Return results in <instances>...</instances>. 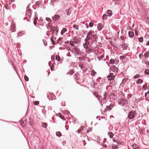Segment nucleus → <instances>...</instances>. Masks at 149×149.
<instances>
[{
  "label": "nucleus",
  "mask_w": 149,
  "mask_h": 149,
  "mask_svg": "<svg viewBox=\"0 0 149 149\" xmlns=\"http://www.w3.org/2000/svg\"><path fill=\"white\" fill-rule=\"evenodd\" d=\"M97 39V36L96 34H95L92 35V36H91V40L90 41V44L91 46L93 45L94 43H95V45H96V43L97 42V41L96 40Z\"/></svg>",
  "instance_id": "f257e3e1"
},
{
  "label": "nucleus",
  "mask_w": 149,
  "mask_h": 149,
  "mask_svg": "<svg viewBox=\"0 0 149 149\" xmlns=\"http://www.w3.org/2000/svg\"><path fill=\"white\" fill-rule=\"evenodd\" d=\"M135 116H136V111L132 110L128 112L127 117L130 119H132L135 117Z\"/></svg>",
  "instance_id": "f03ea898"
},
{
  "label": "nucleus",
  "mask_w": 149,
  "mask_h": 149,
  "mask_svg": "<svg viewBox=\"0 0 149 149\" xmlns=\"http://www.w3.org/2000/svg\"><path fill=\"white\" fill-rule=\"evenodd\" d=\"M115 77L113 73H110L107 76V78L109 81L113 80L114 79Z\"/></svg>",
  "instance_id": "7ed1b4c3"
},
{
  "label": "nucleus",
  "mask_w": 149,
  "mask_h": 149,
  "mask_svg": "<svg viewBox=\"0 0 149 149\" xmlns=\"http://www.w3.org/2000/svg\"><path fill=\"white\" fill-rule=\"evenodd\" d=\"M127 100L124 99L123 98H121L118 101V103L122 106H123L127 103Z\"/></svg>",
  "instance_id": "20e7f679"
},
{
  "label": "nucleus",
  "mask_w": 149,
  "mask_h": 149,
  "mask_svg": "<svg viewBox=\"0 0 149 149\" xmlns=\"http://www.w3.org/2000/svg\"><path fill=\"white\" fill-rule=\"evenodd\" d=\"M60 17L59 15L55 14L52 17V19L54 22H56L60 18Z\"/></svg>",
  "instance_id": "39448f33"
},
{
  "label": "nucleus",
  "mask_w": 149,
  "mask_h": 149,
  "mask_svg": "<svg viewBox=\"0 0 149 149\" xmlns=\"http://www.w3.org/2000/svg\"><path fill=\"white\" fill-rule=\"evenodd\" d=\"M110 69L112 71L115 72L119 71V69L115 65H112L110 67Z\"/></svg>",
  "instance_id": "423d86ee"
},
{
  "label": "nucleus",
  "mask_w": 149,
  "mask_h": 149,
  "mask_svg": "<svg viewBox=\"0 0 149 149\" xmlns=\"http://www.w3.org/2000/svg\"><path fill=\"white\" fill-rule=\"evenodd\" d=\"M26 13L30 14L29 15V17L30 18L31 15V10L30 9L28 6H27L26 7Z\"/></svg>",
  "instance_id": "0eeeda50"
},
{
  "label": "nucleus",
  "mask_w": 149,
  "mask_h": 149,
  "mask_svg": "<svg viewBox=\"0 0 149 149\" xmlns=\"http://www.w3.org/2000/svg\"><path fill=\"white\" fill-rule=\"evenodd\" d=\"M104 26L102 25V24L101 23H99L97 24V28L98 30L99 31H100L102 29V28Z\"/></svg>",
  "instance_id": "6e6552de"
},
{
  "label": "nucleus",
  "mask_w": 149,
  "mask_h": 149,
  "mask_svg": "<svg viewBox=\"0 0 149 149\" xmlns=\"http://www.w3.org/2000/svg\"><path fill=\"white\" fill-rule=\"evenodd\" d=\"M128 35L130 38H132L134 36V33L132 31H129L128 32Z\"/></svg>",
  "instance_id": "1a4fd4ad"
},
{
  "label": "nucleus",
  "mask_w": 149,
  "mask_h": 149,
  "mask_svg": "<svg viewBox=\"0 0 149 149\" xmlns=\"http://www.w3.org/2000/svg\"><path fill=\"white\" fill-rule=\"evenodd\" d=\"M132 146L134 149H139V146L135 143H134L133 144H132Z\"/></svg>",
  "instance_id": "9d476101"
},
{
  "label": "nucleus",
  "mask_w": 149,
  "mask_h": 149,
  "mask_svg": "<svg viewBox=\"0 0 149 149\" xmlns=\"http://www.w3.org/2000/svg\"><path fill=\"white\" fill-rule=\"evenodd\" d=\"M93 33H94V31H93L92 30H90L88 32L87 34V36H92Z\"/></svg>",
  "instance_id": "9b49d317"
},
{
  "label": "nucleus",
  "mask_w": 149,
  "mask_h": 149,
  "mask_svg": "<svg viewBox=\"0 0 149 149\" xmlns=\"http://www.w3.org/2000/svg\"><path fill=\"white\" fill-rule=\"evenodd\" d=\"M56 0H51L50 3V5H52L53 7L54 6L56 5Z\"/></svg>",
  "instance_id": "f8f14e48"
},
{
  "label": "nucleus",
  "mask_w": 149,
  "mask_h": 149,
  "mask_svg": "<svg viewBox=\"0 0 149 149\" xmlns=\"http://www.w3.org/2000/svg\"><path fill=\"white\" fill-rule=\"evenodd\" d=\"M107 13L108 16L111 17L112 15L111 11L110 10H107Z\"/></svg>",
  "instance_id": "ddd939ff"
},
{
  "label": "nucleus",
  "mask_w": 149,
  "mask_h": 149,
  "mask_svg": "<svg viewBox=\"0 0 149 149\" xmlns=\"http://www.w3.org/2000/svg\"><path fill=\"white\" fill-rule=\"evenodd\" d=\"M67 15H69L71 13V8H69L68 9H66L65 10Z\"/></svg>",
  "instance_id": "4468645a"
},
{
  "label": "nucleus",
  "mask_w": 149,
  "mask_h": 149,
  "mask_svg": "<svg viewBox=\"0 0 149 149\" xmlns=\"http://www.w3.org/2000/svg\"><path fill=\"white\" fill-rule=\"evenodd\" d=\"M122 47L124 49V50L127 49V44L125 43H123L121 45Z\"/></svg>",
  "instance_id": "2eb2a0df"
},
{
  "label": "nucleus",
  "mask_w": 149,
  "mask_h": 149,
  "mask_svg": "<svg viewBox=\"0 0 149 149\" xmlns=\"http://www.w3.org/2000/svg\"><path fill=\"white\" fill-rule=\"evenodd\" d=\"M67 29L66 28H63L62 29V31L61 32V35H63V33L67 31Z\"/></svg>",
  "instance_id": "dca6fc26"
},
{
  "label": "nucleus",
  "mask_w": 149,
  "mask_h": 149,
  "mask_svg": "<svg viewBox=\"0 0 149 149\" xmlns=\"http://www.w3.org/2000/svg\"><path fill=\"white\" fill-rule=\"evenodd\" d=\"M107 134L109 136V137L111 138H112L114 135L113 133L111 132H108Z\"/></svg>",
  "instance_id": "f3484780"
},
{
  "label": "nucleus",
  "mask_w": 149,
  "mask_h": 149,
  "mask_svg": "<svg viewBox=\"0 0 149 149\" xmlns=\"http://www.w3.org/2000/svg\"><path fill=\"white\" fill-rule=\"evenodd\" d=\"M149 52L148 51H146L144 54V56L145 57V58H147L149 57Z\"/></svg>",
  "instance_id": "a211bd4d"
},
{
  "label": "nucleus",
  "mask_w": 149,
  "mask_h": 149,
  "mask_svg": "<svg viewBox=\"0 0 149 149\" xmlns=\"http://www.w3.org/2000/svg\"><path fill=\"white\" fill-rule=\"evenodd\" d=\"M56 135L58 137H60L62 136V134L60 132H56Z\"/></svg>",
  "instance_id": "6ab92c4d"
},
{
  "label": "nucleus",
  "mask_w": 149,
  "mask_h": 149,
  "mask_svg": "<svg viewBox=\"0 0 149 149\" xmlns=\"http://www.w3.org/2000/svg\"><path fill=\"white\" fill-rule=\"evenodd\" d=\"M107 95V93L106 92H104L103 94V96H104V97H103V99L104 100H106Z\"/></svg>",
  "instance_id": "aec40b11"
},
{
  "label": "nucleus",
  "mask_w": 149,
  "mask_h": 149,
  "mask_svg": "<svg viewBox=\"0 0 149 149\" xmlns=\"http://www.w3.org/2000/svg\"><path fill=\"white\" fill-rule=\"evenodd\" d=\"M143 82V81L141 79H139L137 80L136 81V83L138 84H141V83Z\"/></svg>",
  "instance_id": "412c9836"
},
{
  "label": "nucleus",
  "mask_w": 149,
  "mask_h": 149,
  "mask_svg": "<svg viewBox=\"0 0 149 149\" xmlns=\"http://www.w3.org/2000/svg\"><path fill=\"white\" fill-rule=\"evenodd\" d=\"M42 126L44 128H45L47 126V123H42Z\"/></svg>",
  "instance_id": "4be33fe9"
},
{
  "label": "nucleus",
  "mask_w": 149,
  "mask_h": 149,
  "mask_svg": "<svg viewBox=\"0 0 149 149\" xmlns=\"http://www.w3.org/2000/svg\"><path fill=\"white\" fill-rule=\"evenodd\" d=\"M83 46L84 48L86 49H88V45L87 44V43H84Z\"/></svg>",
  "instance_id": "5701e85b"
},
{
  "label": "nucleus",
  "mask_w": 149,
  "mask_h": 149,
  "mask_svg": "<svg viewBox=\"0 0 149 149\" xmlns=\"http://www.w3.org/2000/svg\"><path fill=\"white\" fill-rule=\"evenodd\" d=\"M109 63L111 65L114 64L115 63L114 60L112 58L109 61Z\"/></svg>",
  "instance_id": "b1692460"
},
{
  "label": "nucleus",
  "mask_w": 149,
  "mask_h": 149,
  "mask_svg": "<svg viewBox=\"0 0 149 149\" xmlns=\"http://www.w3.org/2000/svg\"><path fill=\"white\" fill-rule=\"evenodd\" d=\"M59 116L62 119H63V120H64L65 119L64 118V117L62 116L61 114V113H58Z\"/></svg>",
  "instance_id": "393cba45"
},
{
  "label": "nucleus",
  "mask_w": 149,
  "mask_h": 149,
  "mask_svg": "<svg viewBox=\"0 0 149 149\" xmlns=\"http://www.w3.org/2000/svg\"><path fill=\"white\" fill-rule=\"evenodd\" d=\"M75 52L79 56L81 55V54L80 52L78 50L77 48H76L75 49Z\"/></svg>",
  "instance_id": "a878e982"
},
{
  "label": "nucleus",
  "mask_w": 149,
  "mask_h": 149,
  "mask_svg": "<svg viewBox=\"0 0 149 149\" xmlns=\"http://www.w3.org/2000/svg\"><path fill=\"white\" fill-rule=\"evenodd\" d=\"M144 73L147 75H149V70L148 69H146L144 71Z\"/></svg>",
  "instance_id": "bb28decb"
},
{
  "label": "nucleus",
  "mask_w": 149,
  "mask_h": 149,
  "mask_svg": "<svg viewBox=\"0 0 149 149\" xmlns=\"http://www.w3.org/2000/svg\"><path fill=\"white\" fill-rule=\"evenodd\" d=\"M45 20L46 21L49 22H52V20L49 17H46Z\"/></svg>",
  "instance_id": "cd10ccee"
},
{
  "label": "nucleus",
  "mask_w": 149,
  "mask_h": 149,
  "mask_svg": "<svg viewBox=\"0 0 149 149\" xmlns=\"http://www.w3.org/2000/svg\"><path fill=\"white\" fill-rule=\"evenodd\" d=\"M143 39L142 37H141L138 38V41L139 42H142L143 41Z\"/></svg>",
  "instance_id": "c85d7f7f"
},
{
  "label": "nucleus",
  "mask_w": 149,
  "mask_h": 149,
  "mask_svg": "<svg viewBox=\"0 0 149 149\" xmlns=\"http://www.w3.org/2000/svg\"><path fill=\"white\" fill-rule=\"evenodd\" d=\"M125 56H120V59L121 60H123L125 58Z\"/></svg>",
  "instance_id": "c756f323"
},
{
  "label": "nucleus",
  "mask_w": 149,
  "mask_h": 149,
  "mask_svg": "<svg viewBox=\"0 0 149 149\" xmlns=\"http://www.w3.org/2000/svg\"><path fill=\"white\" fill-rule=\"evenodd\" d=\"M107 16L106 14H104L102 16V18L103 19L107 20Z\"/></svg>",
  "instance_id": "7c9ffc66"
},
{
  "label": "nucleus",
  "mask_w": 149,
  "mask_h": 149,
  "mask_svg": "<svg viewBox=\"0 0 149 149\" xmlns=\"http://www.w3.org/2000/svg\"><path fill=\"white\" fill-rule=\"evenodd\" d=\"M24 79L25 80V81H27L29 80V79L28 77L26 75H25L24 76Z\"/></svg>",
  "instance_id": "2f4dec72"
},
{
  "label": "nucleus",
  "mask_w": 149,
  "mask_h": 149,
  "mask_svg": "<svg viewBox=\"0 0 149 149\" xmlns=\"http://www.w3.org/2000/svg\"><path fill=\"white\" fill-rule=\"evenodd\" d=\"M53 29H54V31H55L56 30H59V29L58 27L57 26H54L53 27Z\"/></svg>",
  "instance_id": "473e14b6"
},
{
  "label": "nucleus",
  "mask_w": 149,
  "mask_h": 149,
  "mask_svg": "<svg viewBox=\"0 0 149 149\" xmlns=\"http://www.w3.org/2000/svg\"><path fill=\"white\" fill-rule=\"evenodd\" d=\"M73 27L75 28V29H76L77 30H79V26H78L77 25H74L73 26Z\"/></svg>",
  "instance_id": "72a5a7b5"
},
{
  "label": "nucleus",
  "mask_w": 149,
  "mask_h": 149,
  "mask_svg": "<svg viewBox=\"0 0 149 149\" xmlns=\"http://www.w3.org/2000/svg\"><path fill=\"white\" fill-rule=\"evenodd\" d=\"M93 23L91 22H89L88 23V26L90 27L91 28L93 26Z\"/></svg>",
  "instance_id": "f704fd0d"
},
{
  "label": "nucleus",
  "mask_w": 149,
  "mask_h": 149,
  "mask_svg": "<svg viewBox=\"0 0 149 149\" xmlns=\"http://www.w3.org/2000/svg\"><path fill=\"white\" fill-rule=\"evenodd\" d=\"M4 7L7 10H8L10 8L8 6V5L7 4H5L4 5Z\"/></svg>",
  "instance_id": "c9c22d12"
},
{
  "label": "nucleus",
  "mask_w": 149,
  "mask_h": 149,
  "mask_svg": "<svg viewBox=\"0 0 149 149\" xmlns=\"http://www.w3.org/2000/svg\"><path fill=\"white\" fill-rule=\"evenodd\" d=\"M39 102L38 101H35L34 102V104L35 105L38 106L39 104Z\"/></svg>",
  "instance_id": "e433bc0d"
},
{
  "label": "nucleus",
  "mask_w": 149,
  "mask_h": 149,
  "mask_svg": "<svg viewBox=\"0 0 149 149\" xmlns=\"http://www.w3.org/2000/svg\"><path fill=\"white\" fill-rule=\"evenodd\" d=\"M56 59L58 61H59L60 60V58L59 56L56 55Z\"/></svg>",
  "instance_id": "4c0bfd02"
},
{
  "label": "nucleus",
  "mask_w": 149,
  "mask_h": 149,
  "mask_svg": "<svg viewBox=\"0 0 149 149\" xmlns=\"http://www.w3.org/2000/svg\"><path fill=\"white\" fill-rule=\"evenodd\" d=\"M107 109H105L104 110V112H105L106 111V110H109V111H110L112 109V108H111L109 106H107Z\"/></svg>",
  "instance_id": "58836bf2"
},
{
  "label": "nucleus",
  "mask_w": 149,
  "mask_h": 149,
  "mask_svg": "<svg viewBox=\"0 0 149 149\" xmlns=\"http://www.w3.org/2000/svg\"><path fill=\"white\" fill-rule=\"evenodd\" d=\"M70 44L71 45L72 47H74V42L73 41H70Z\"/></svg>",
  "instance_id": "ea45409f"
},
{
  "label": "nucleus",
  "mask_w": 149,
  "mask_h": 149,
  "mask_svg": "<svg viewBox=\"0 0 149 149\" xmlns=\"http://www.w3.org/2000/svg\"><path fill=\"white\" fill-rule=\"evenodd\" d=\"M113 1H115V4H120V0H113Z\"/></svg>",
  "instance_id": "a19ab883"
},
{
  "label": "nucleus",
  "mask_w": 149,
  "mask_h": 149,
  "mask_svg": "<svg viewBox=\"0 0 149 149\" xmlns=\"http://www.w3.org/2000/svg\"><path fill=\"white\" fill-rule=\"evenodd\" d=\"M78 58L79 59V61H83V60L84 59V57H78Z\"/></svg>",
  "instance_id": "79ce46f5"
},
{
  "label": "nucleus",
  "mask_w": 149,
  "mask_h": 149,
  "mask_svg": "<svg viewBox=\"0 0 149 149\" xmlns=\"http://www.w3.org/2000/svg\"><path fill=\"white\" fill-rule=\"evenodd\" d=\"M82 62H81L79 64V67L81 68V69L82 70L83 69V68H84L83 67V64H81V63Z\"/></svg>",
  "instance_id": "37998d69"
},
{
  "label": "nucleus",
  "mask_w": 149,
  "mask_h": 149,
  "mask_svg": "<svg viewBox=\"0 0 149 149\" xmlns=\"http://www.w3.org/2000/svg\"><path fill=\"white\" fill-rule=\"evenodd\" d=\"M69 72L70 73V74L72 75L74 73V70H70V72L68 73V74Z\"/></svg>",
  "instance_id": "c03bdc74"
},
{
  "label": "nucleus",
  "mask_w": 149,
  "mask_h": 149,
  "mask_svg": "<svg viewBox=\"0 0 149 149\" xmlns=\"http://www.w3.org/2000/svg\"><path fill=\"white\" fill-rule=\"evenodd\" d=\"M49 24H51L50 23H48V24H47V25H46V27L47 28V29H48V30H49V29H48V28L47 27V25H48V26L49 27V28L50 29H52V26H49Z\"/></svg>",
  "instance_id": "a18cd8bd"
},
{
  "label": "nucleus",
  "mask_w": 149,
  "mask_h": 149,
  "mask_svg": "<svg viewBox=\"0 0 149 149\" xmlns=\"http://www.w3.org/2000/svg\"><path fill=\"white\" fill-rule=\"evenodd\" d=\"M62 39V38L61 37H59V38L57 40L56 43L57 44H58L59 43V41H61V40Z\"/></svg>",
  "instance_id": "49530a36"
},
{
  "label": "nucleus",
  "mask_w": 149,
  "mask_h": 149,
  "mask_svg": "<svg viewBox=\"0 0 149 149\" xmlns=\"http://www.w3.org/2000/svg\"><path fill=\"white\" fill-rule=\"evenodd\" d=\"M139 74H137L135 75L134 77V79L137 78L139 77Z\"/></svg>",
  "instance_id": "de8ad7c7"
},
{
  "label": "nucleus",
  "mask_w": 149,
  "mask_h": 149,
  "mask_svg": "<svg viewBox=\"0 0 149 149\" xmlns=\"http://www.w3.org/2000/svg\"><path fill=\"white\" fill-rule=\"evenodd\" d=\"M143 56V54L142 53H140L139 55V58L141 59H142L141 58H142Z\"/></svg>",
  "instance_id": "09e8293b"
},
{
  "label": "nucleus",
  "mask_w": 149,
  "mask_h": 149,
  "mask_svg": "<svg viewBox=\"0 0 149 149\" xmlns=\"http://www.w3.org/2000/svg\"><path fill=\"white\" fill-rule=\"evenodd\" d=\"M142 88L144 90H145L147 89V87L146 86L143 85L142 86Z\"/></svg>",
  "instance_id": "8fccbe9b"
},
{
  "label": "nucleus",
  "mask_w": 149,
  "mask_h": 149,
  "mask_svg": "<svg viewBox=\"0 0 149 149\" xmlns=\"http://www.w3.org/2000/svg\"><path fill=\"white\" fill-rule=\"evenodd\" d=\"M63 112L64 113H66L68 114L70 113V112L69 111H63Z\"/></svg>",
  "instance_id": "3c124183"
},
{
  "label": "nucleus",
  "mask_w": 149,
  "mask_h": 149,
  "mask_svg": "<svg viewBox=\"0 0 149 149\" xmlns=\"http://www.w3.org/2000/svg\"><path fill=\"white\" fill-rule=\"evenodd\" d=\"M132 96V95L130 94H129L127 95V98L128 99L131 98Z\"/></svg>",
  "instance_id": "603ef678"
},
{
  "label": "nucleus",
  "mask_w": 149,
  "mask_h": 149,
  "mask_svg": "<svg viewBox=\"0 0 149 149\" xmlns=\"http://www.w3.org/2000/svg\"><path fill=\"white\" fill-rule=\"evenodd\" d=\"M101 78L100 77H99L97 79L96 81L97 82H100V80L101 79Z\"/></svg>",
  "instance_id": "864d4df0"
},
{
  "label": "nucleus",
  "mask_w": 149,
  "mask_h": 149,
  "mask_svg": "<svg viewBox=\"0 0 149 149\" xmlns=\"http://www.w3.org/2000/svg\"><path fill=\"white\" fill-rule=\"evenodd\" d=\"M43 42H44V45L45 46H46L47 45V42L46 40H43Z\"/></svg>",
  "instance_id": "5fc2aeb1"
},
{
  "label": "nucleus",
  "mask_w": 149,
  "mask_h": 149,
  "mask_svg": "<svg viewBox=\"0 0 149 149\" xmlns=\"http://www.w3.org/2000/svg\"><path fill=\"white\" fill-rule=\"evenodd\" d=\"M91 36L90 37V36H86V39H87V40L88 41H89V40H90L91 39Z\"/></svg>",
  "instance_id": "6e6d98bb"
},
{
  "label": "nucleus",
  "mask_w": 149,
  "mask_h": 149,
  "mask_svg": "<svg viewBox=\"0 0 149 149\" xmlns=\"http://www.w3.org/2000/svg\"><path fill=\"white\" fill-rule=\"evenodd\" d=\"M61 105L62 106H63V107H65V102H63L62 101L61 102Z\"/></svg>",
  "instance_id": "4d7b16f0"
},
{
  "label": "nucleus",
  "mask_w": 149,
  "mask_h": 149,
  "mask_svg": "<svg viewBox=\"0 0 149 149\" xmlns=\"http://www.w3.org/2000/svg\"><path fill=\"white\" fill-rule=\"evenodd\" d=\"M117 143L119 145H122V142L120 141H117Z\"/></svg>",
  "instance_id": "13d9d810"
},
{
  "label": "nucleus",
  "mask_w": 149,
  "mask_h": 149,
  "mask_svg": "<svg viewBox=\"0 0 149 149\" xmlns=\"http://www.w3.org/2000/svg\"><path fill=\"white\" fill-rule=\"evenodd\" d=\"M93 72L91 74V75L92 76H94L95 74L96 73V72L94 70H93Z\"/></svg>",
  "instance_id": "bf43d9fd"
},
{
  "label": "nucleus",
  "mask_w": 149,
  "mask_h": 149,
  "mask_svg": "<svg viewBox=\"0 0 149 149\" xmlns=\"http://www.w3.org/2000/svg\"><path fill=\"white\" fill-rule=\"evenodd\" d=\"M58 31L59 30H56V31H55V33L54 34V35H56V36H57Z\"/></svg>",
  "instance_id": "052dcab7"
},
{
  "label": "nucleus",
  "mask_w": 149,
  "mask_h": 149,
  "mask_svg": "<svg viewBox=\"0 0 149 149\" xmlns=\"http://www.w3.org/2000/svg\"><path fill=\"white\" fill-rule=\"evenodd\" d=\"M134 31H135V35L136 36H138V32H137V30H135Z\"/></svg>",
  "instance_id": "680f3d73"
},
{
  "label": "nucleus",
  "mask_w": 149,
  "mask_h": 149,
  "mask_svg": "<svg viewBox=\"0 0 149 149\" xmlns=\"http://www.w3.org/2000/svg\"><path fill=\"white\" fill-rule=\"evenodd\" d=\"M149 91H148L147 92L145 93V95H144L145 97H146L147 95L149 94Z\"/></svg>",
  "instance_id": "e2e57ef3"
},
{
  "label": "nucleus",
  "mask_w": 149,
  "mask_h": 149,
  "mask_svg": "<svg viewBox=\"0 0 149 149\" xmlns=\"http://www.w3.org/2000/svg\"><path fill=\"white\" fill-rule=\"evenodd\" d=\"M39 1H36V6H39V5H40V3L39 2Z\"/></svg>",
  "instance_id": "0e129e2a"
},
{
  "label": "nucleus",
  "mask_w": 149,
  "mask_h": 149,
  "mask_svg": "<svg viewBox=\"0 0 149 149\" xmlns=\"http://www.w3.org/2000/svg\"><path fill=\"white\" fill-rule=\"evenodd\" d=\"M70 52H68V54H67V56H69L71 57V55H70Z\"/></svg>",
  "instance_id": "69168bd1"
},
{
  "label": "nucleus",
  "mask_w": 149,
  "mask_h": 149,
  "mask_svg": "<svg viewBox=\"0 0 149 149\" xmlns=\"http://www.w3.org/2000/svg\"><path fill=\"white\" fill-rule=\"evenodd\" d=\"M89 129H91V130H90L89 129V130H87V131H86V132H87V133H88L89 132H91V130H92V129H91V128L89 127L88 128Z\"/></svg>",
  "instance_id": "338daca9"
},
{
  "label": "nucleus",
  "mask_w": 149,
  "mask_h": 149,
  "mask_svg": "<svg viewBox=\"0 0 149 149\" xmlns=\"http://www.w3.org/2000/svg\"><path fill=\"white\" fill-rule=\"evenodd\" d=\"M51 59L52 61H54V56H51Z\"/></svg>",
  "instance_id": "774afa93"
}]
</instances>
